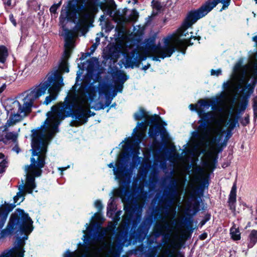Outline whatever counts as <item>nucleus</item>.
Wrapping results in <instances>:
<instances>
[{"label": "nucleus", "mask_w": 257, "mask_h": 257, "mask_svg": "<svg viewBox=\"0 0 257 257\" xmlns=\"http://www.w3.org/2000/svg\"><path fill=\"white\" fill-rule=\"evenodd\" d=\"M103 226H86V229L89 228H97V229H100L102 228V227Z\"/></svg>", "instance_id": "nucleus-58"}, {"label": "nucleus", "mask_w": 257, "mask_h": 257, "mask_svg": "<svg viewBox=\"0 0 257 257\" xmlns=\"http://www.w3.org/2000/svg\"><path fill=\"white\" fill-rule=\"evenodd\" d=\"M94 206L96 208H97L98 212H100L103 209V205L101 202L100 200H96L94 202Z\"/></svg>", "instance_id": "nucleus-40"}, {"label": "nucleus", "mask_w": 257, "mask_h": 257, "mask_svg": "<svg viewBox=\"0 0 257 257\" xmlns=\"http://www.w3.org/2000/svg\"><path fill=\"white\" fill-rule=\"evenodd\" d=\"M200 38V37H196L191 35L190 40H182L177 37L174 40L173 43H171L170 41L172 39L171 36L165 38L164 39V46L155 45L150 46V50L154 55L153 60L160 61V58L163 59L166 57H170L175 51V50H178L185 54L187 46L193 44V43H191V39L196 40Z\"/></svg>", "instance_id": "nucleus-6"}, {"label": "nucleus", "mask_w": 257, "mask_h": 257, "mask_svg": "<svg viewBox=\"0 0 257 257\" xmlns=\"http://www.w3.org/2000/svg\"><path fill=\"white\" fill-rule=\"evenodd\" d=\"M151 65L150 64H148L147 65H145L143 67V70L146 71L150 67Z\"/></svg>", "instance_id": "nucleus-63"}, {"label": "nucleus", "mask_w": 257, "mask_h": 257, "mask_svg": "<svg viewBox=\"0 0 257 257\" xmlns=\"http://www.w3.org/2000/svg\"><path fill=\"white\" fill-rule=\"evenodd\" d=\"M33 221L27 213L21 209H17L11 215L7 225H32Z\"/></svg>", "instance_id": "nucleus-11"}, {"label": "nucleus", "mask_w": 257, "mask_h": 257, "mask_svg": "<svg viewBox=\"0 0 257 257\" xmlns=\"http://www.w3.org/2000/svg\"><path fill=\"white\" fill-rule=\"evenodd\" d=\"M64 47L65 49L71 50L73 48V40H65Z\"/></svg>", "instance_id": "nucleus-42"}, {"label": "nucleus", "mask_w": 257, "mask_h": 257, "mask_svg": "<svg viewBox=\"0 0 257 257\" xmlns=\"http://www.w3.org/2000/svg\"><path fill=\"white\" fill-rule=\"evenodd\" d=\"M10 19L11 22L13 23V24L15 26H16V25H17L16 21L15 19L14 18V17L12 15L10 16Z\"/></svg>", "instance_id": "nucleus-56"}, {"label": "nucleus", "mask_w": 257, "mask_h": 257, "mask_svg": "<svg viewBox=\"0 0 257 257\" xmlns=\"http://www.w3.org/2000/svg\"><path fill=\"white\" fill-rule=\"evenodd\" d=\"M71 53V50L65 49L64 51V54L66 57H69Z\"/></svg>", "instance_id": "nucleus-57"}, {"label": "nucleus", "mask_w": 257, "mask_h": 257, "mask_svg": "<svg viewBox=\"0 0 257 257\" xmlns=\"http://www.w3.org/2000/svg\"><path fill=\"white\" fill-rule=\"evenodd\" d=\"M102 36H103L102 34H101L100 35L97 34V37L95 38V43L94 44L98 45L100 43V37H102Z\"/></svg>", "instance_id": "nucleus-51"}, {"label": "nucleus", "mask_w": 257, "mask_h": 257, "mask_svg": "<svg viewBox=\"0 0 257 257\" xmlns=\"http://www.w3.org/2000/svg\"><path fill=\"white\" fill-rule=\"evenodd\" d=\"M238 118L229 119L227 124L228 129L226 131V135L222 142V137L225 131L223 130V124L224 122V119L220 116L214 121V125L209 127L206 131L201 132V141L202 143H207L208 146L214 149L215 146L218 145L219 148H222L226 146L228 140L232 135V131L235 127L239 126Z\"/></svg>", "instance_id": "nucleus-4"}, {"label": "nucleus", "mask_w": 257, "mask_h": 257, "mask_svg": "<svg viewBox=\"0 0 257 257\" xmlns=\"http://www.w3.org/2000/svg\"><path fill=\"white\" fill-rule=\"evenodd\" d=\"M247 248H252L257 243V230L253 229L248 236Z\"/></svg>", "instance_id": "nucleus-20"}, {"label": "nucleus", "mask_w": 257, "mask_h": 257, "mask_svg": "<svg viewBox=\"0 0 257 257\" xmlns=\"http://www.w3.org/2000/svg\"><path fill=\"white\" fill-rule=\"evenodd\" d=\"M98 45L95 44H93L90 47V54H92L94 51L95 50H96V49L97 48Z\"/></svg>", "instance_id": "nucleus-54"}, {"label": "nucleus", "mask_w": 257, "mask_h": 257, "mask_svg": "<svg viewBox=\"0 0 257 257\" xmlns=\"http://www.w3.org/2000/svg\"><path fill=\"white\" fill-rule=\"evenodd\" d=\"M108 252L109 254L113 257H119L120 254L119 247L117 245H111L110 247Z\"/></svg>", "instance_id": "nucleus-30"}, {"label": "nucleus", "mask_w": 257, "mask_h": 257, "mask_svg": "<svg viewBox=\"0 0 257 257\" xmlns=\"http://www.w3.org/2000/svg\"><path fill=\"white\" fill-rule=\"evenodd\" d=\"M210 218L211 215L210 214H206L203 219L201 220L199 225H204L210 219Z\"/></svg>", "instance_id": "nucleus-44"}, {"label": "nucleus", "mask_w": 257, "mask_h": 257, "mask_svg": "<svg viewBox=\"0 0 257 257\" xmlns=\"http://www.w3.org/2000/svg\"><path fill=\"white\" fill-rule=\"evenodd\" d=\"M165 253L168 257H174V253L170 250H167Z\"/></svg>", "instance_id": "nucleus-52"}, {"label": "nucleus", "mask_w": 257, "mask_h": 257, "mask_svg": "<svg viewBox=\"0 0 257 257\" xmlns=\"http://www.w3.org/2000/svg\"><path fill=\"white\" fill-rule=\"evenodd\" d=\"M62 3V0H60L58 4H53L50 8L49 11L51 14H56L57 10L59 8Z\"/></svg>", "instance_id": "nucleus-35"}, {"label": "nucleus", "mask_w": 257, "mask_h": 257, "mask_svg": "<svg viewBox=\"0 0 257 257\" xmlns=\"http://www.w3.org/2000/svg\"><path fill=\"white\" fill-rule=\"evenodd\" d=\"M8 56L7 48L4 46H0V63L4 64Z\"/></svg>", "instance_id": "nucleus-24"}, {"label": "nucleus", "mask_w": 257, "mask_h": 257, "mask_svg": "<svg viewBox=\"0 0 257 257\" xmlns=\"http://www.w3.org/2000/svg\"><path fill=\"white\" fill-rule=\"evenodd\" d=\"M8 162L6 160H3L0 162V173L5 171V169L7 167Z\"/></svg>", "instance_id": "nucleus-43"}, {"label": "nucleus", "mask_w": 257, "mask_h": 257, "mask_svg": "<svg viewBox=\"0 0 257 257\" xmlns=\"http://www.w3.org/2000/svg\"><path fill=\"white\" fill-rule=\"evenodd\" d=\"M13 150L14 151L16 152H17V153H19V152L20 151V148H19L18 147V146H17V145L15 146V147L13 149Z\"/></svg>", "instance_id": "nucleus-61"}, {"label": "nucleus", "mask_w": 257, "mask_h": 257, "mask_svg": "<svg viewBox=\"0 0 257 257\" xmlns=\"http://www.w3.org/2000/svg\"><path fill=\"white\" fill-rule=\"evenodd\" d=\"M147 58V56L145 55H139V56H137V61H139V65L140 64L141 62L145 60Z\"/></svg>", "instance_id": "nucleus-49"}, {"label": "nucleus", "mask_w": 257, "mask_h": 257, "mask_svg": "<svg viewBox=\"0 0 257 257\" xmlns=\"http://www.w3.org/2000/svg\"><path fill=\"white\" fill-rule=\"evenodd\" d=\"M108 229H114L117 226H107ZM152 226H117L126 229H136L138 227L137 231H134L130 234V239L133 240L134 243L139 242L142 243L144 239L147 236L148 230Z\"/></svg>", "instance_id": "nucleus-10"}, {"label": "nucleus", "mask_w": 257, "mask_h": 257, "mask_svg": "<svg viewBox=\"0 0 257 257\" xmlns=\"http://www.w3.org/2000/svg\"><path fill=\"white\" fill-rule=\"evenodd\" d=\"M201 103V105L205 107H208L209 104L205 101L201 100L199 101Z\"/></svg>", "instance_id": "nucleus-59"}, {"label": "nucleus", "mask_w": 257, "mask_h": 257, "mask_svg": "<svg viewBox=\"0 0 257 257\" xmlns=\"http://www.w3.org/2000/svg\"><path fill=\"white\" fill-rule=\"evenodd\" d=\"M115 31H116V33L114 35V38L115 39H119L122 35V31L119 27H116Z\"/></svg>", "instance_id": "nucleus-41"}, {"label": "nucleus", "mask_w": 257, "mask_h": 257, "mask_svg": "<svg viewBox=\"0 0 257 257\" xmlns=\"http://www.w3.org/2000/svg\"><path fill=\"white\" fill-rule=\"evenodd\" d=\"M198 114L201 118L202 121H204L203 123H201L198 126V130H201L202 127H205L207 124H208L211 119L215 118V116L212 112H204L202 111H198Z\"/></svg>", "instance_id": "nucleus-17"}, {"label": "nucleus", "mask_w": 257, "mask_h": 257, "mask_svg": "<svg viewBox=\"0 0 257 257\" xmlns=\"http://www.w3.org/2000/svg\"><path fill=\"white\" fill-rule=\"evenodd\" d=\"M9 212L4 209L3 208H0V225H4L7 219Z\"/></svg>", "instance_id": "nucleus-31"}, {"label": "nucleus", "mask_w": 257, "mask_h": 257, "mask_svg": "<svg viewBox=\"0 0 257 257\" xmlns=\"http://www.w3.org/2000/svg\"><path fill=\"white\" fill-rule=\"evenodd\" d=\"M97 88L90 84L89 86L82 85L77 93L69 95L70 104L53 105L51 110L47 113L48 118L42 125L37 130L32 131V157L31 164L26 166L27 172L26 182L24 191L21 190L14 197V202L19 204L24 199V191L32 193L36 188L35 177H40L42 173V168L45 164L46 154L49 142L53 138L61 120L65 117V112L67 109L69 111L74 109L73 117L75 119L72 125L77 126L86 123L90 112V103L92 102L97 96Z\"/></svg>", "instance_id": "nucleus-1"}, {"label": "nucleus", "mask_w": 257, "mask_h": 257, "mask_svg": "<svg viewBox=\"0 0 257 257\" xmlns=\"http://www.w3.org/2000/svg\"><path fill=\"white\" fill-rule=\"evenodd\" d=\"M210 72L211 75L218 76L221 74V69H218L217 70L211 69Z\"/></svg>", "instance_id": "nucleus-47"}, {"label": "nucleus", "mask_w": 257, "mask_h": 257, "mask_svg": "<svg viewBox=\"0 0 257 257\" xmlns=\"http://www.w3.org/2000/svg\"><path fill=\"white\" fill-rule=\"evenodd\" d=\"M114 78L116 80L123 83L128 78L127 76L121 71H116L114 74Z\"/></svg>", "instance_id": "nucleus-27"}, {"label": "nucleus", "mask_w": 257, "mask_h": 257, "mask_svg": "<svg viewBox=\"0 0 257 257\" xmlns=\"http://www.w3.org/2000/svg\"><path fill=\"white\" fill-rule=\"evenodd\" d=\"M4 226H0L1 229ZM34 229V226H6L0 232V239L13 237L14 247L4 251L0 257H24L26 240Z\"/></svg>", "instance_id": "nucleus-5"}, {"label": "nucleus", "mask_w": 257, "mask_h": 257, "mask_svg": "<svg viewBox=\"0 0 257 257\" xmlns=\"http://www.w3.org/2000/svg\"><path fill=\"white\" fill-rule=\"evenodd\" d=\"M138 17L139 13L135 9L133 10L129 17L130 20L131 21L135 22L137 20Z\"/></svg>", "instance_id": "nucleus-36"}, {"label": "nucleus", "mask_w": 257, "mask_h": 257, "mask_svg": "<svg viewBox=\"0 0 257 257\" xmlns=\"http://www.w3.org/2000/svg\"><path fill=\"white\" fill-rule=\"evenodd\" d=\"M152 6L153 8V11L152 12L153 16H156L158 14L162 9V6L160 2L158 1H152Z\"/></svg>", "instance_id": "nucleus-26"}, {"label": "nucleus", "mask_w": 257, "mask_h": 257, "mask_svg": "<svg viewBox=\"0 0 257 257\" xmlns=\"http://www.w3.org/2000/svg\"><path fill=\"white\" fill-rule=\"evenodd\" d=\"M231 0H208L203 4L199 9L189 12L183 24L179 30L178 37L186 36L188 32H186L187 29L191 27L199 19L207 15L217 5L221 3L223 6L221 11L228 8Z\"/></svg>", "instance_id": "nucleus-7"}, {"label": "nucleus", "mask_w": 257, "mask_h": 257, "mask_svg": "<svg viewBox=\"0 0 257 257\" xmlns=\"http://www.w3.org/2000/svg\"><path fill=\"white\" fill-rule=\"evenodd\" d=\"M255 85V83H253L252 85L248 84L243 88L244 94L245 96L249 97L253 93Z\"/></svg>", "instance_id": "nucleus-32"}, {"label": "nucleus", "mask_w": 257, "mask_h": 257, "mask_svg": "<svg viewBox=\"0 0 257 257\" xmlns=\"http://www.w3.org/2000/svg\"><path fill=\"white\" fill-rule=\"evenodd\" d=\"M63 85L62 76L58 70L48 73L41 82L26 92L20 100L14 101L6 106L9 118L4 126V132L22 121L31 111L34 102L44 95L47 91L49 95L46 97L43 103L48 105L56 100Z\"/></svg>", "instance_id": "nucleus-2"}, {"label": "nucleus", "mask_w": 257, "mask_h": 257, "mask_svg": "<svg viewBox=\"0 0 257 257\" xmlns=\"http://www.w3.org/2000/svg\"><path fill=\"white\" fill-rule=\"evenodd\" d=\"M80 257H90L89 254L87 252H85L83 254L81 255Z\"/></svg>", "instance_id": "nucleus-64"}, {"label": "nucleus", "mask_w": 257, "mask_h": 257, "mask_svg": "<svg viewBox=\"0 0 257 257\" xmlns=\"http://www.w3.org/2000/svg\"><path fill=\"white\" fill-rule=\"evenodd\" d=\"M207 233L206 232H204L199 236V239L202 240L205 239L207 238Z\"/></svg>", "instance_id": "nucleus-53"}, {"label": "nucleus", "mask_w": 257, "mask_h": 257, "mask_svg": "<svg viewBox=\"0 0 257 257\" xmlns=\"http://www.w3.org/2000/svg\"><path fill=\"white\" fill-rule=\"evenodd\" d=\"M77 253L76 251L71 252L69 250H67L64 254V257H76Z\"/></svg>", "instance_id": "nucleus-45"}, {"label": "nucleus", "mask_w": 257, "mask_h": 257, "mask_svg": "<svg viewBox=\"0 0 257 257\" xmlns=\"http://www.w3.org/2000/svg\"><path fill=\"white\" fill-rule=\"evenodd\" d=\"M156 255L157 251L155 248H153L149 252L147 257H156Z\"/></svg>", "instance_id": "nucleus-48"}, {"label": "nucleus", "mask_w": 257, "mask_h": 257, "mask_svg": "<svg viewBox=\"0 0 257 257\" xmlns=\"http://www.w3.org/2000/svg\"><path fill=\"white\" fill-rule=\"evenodd\" d=\"M107 14L110 17H113V11L112 8H109L107 10Z\"/></svg>", "instance_id": "nucleus-55"}, {"label": "nucleus", "mask_w": 257, "mask_h": 257, "mask_svg": "<svg viewBox=\"0 0 257 257\" xmlns=\"http://www.w3.org/2000/svg\"><path fill=\"white\" fill-rule=\"evenodd\" d=\"M4 4L7 6H11L12 5V1L11 0H7L6 2L4 3Z\"/></svg>", "instance_id": "nucleus-62"}, {"label": "nucleus", "mask_w": 257, "mask_h": 257, "mask_svg": "<svg viewBox=\"0 0 257 257\" xmlns=\"http://www.w3.org/2000/svg\"><path fill=\"white\" fill-rule=\"evenodd\" d=\"M231 238L234 241H237L241 239V233L238 226H232L230 228Z\"/></svg>", "instance_id": "nucleus-21"}, {"label": "nucleus", "mask_w": 257, "mask_h": 257, "mask_svg": "<svg viewBox=\"0 0 257 257\" xmlns=\"http://www.w3.org/2000/svg\"><path fill=\"white\" fill-rule=\"evenodd\" d=\"M127 191L126 190H123L122 188H119L116 191L115 194L117 196L123 199Z\"/></svg>", "instance_id": "nucleus-37"}, {"label": "nucleus", "mask_w": 257, "mask_h": 257, "mask_svg": "<svg viewBox=\"0 0 257 257\" xmlns=\"http://www.w3.org/2000/svg\"><path fill=\"white\" fill-rule=\"evenodd\" d=\"M56 70H58L60 74H61L62 72H68L69 71V70L68 66L67 61L65 60H62L59 64V68L55 70V71ZM52 72H53V71H52ZM61 75H62V74Z\"/></svg>", "instance_id": "nucleus-29"}, {"label": "nucleus", "mask_w": 257, "mask_h": 257, "mask_svg": "<svg viewBox=\"0 0 257 257\" xmlns=\"http://www.w3.org/2000/svg\"><path fill=\"white\" fill-rule=\"evenodd\" d=\"M20 128H19L18 132H8L5 135V139L8 141H11L14 143H17L18 138L19 136L18 133L20 132Z\"/></svg>", "instance_id": "nucleus-22"}, {"label": "nucleus", "mask_w": 257, "mask_h": 257, "mask_svg": "<svg viewBox=\"0 0 257 257\" xmlns=\"http://www.w3.org/2000/svg\"><path fill=\"white\" fill-rule=\"evenodd\" d=\"M200 210V201L196 199H192L191 202H187L185 205L184 214L189 219L195 215Z\"/></svg>", "instance_id": "nucleus-14"}, {"label": "nucleus", "mask_w": 257, "mask_h": 257, "mask_svg": "<svg viewBox=\"0 0 257 257\" xmlns=\"http://www.w3.org/2000/svg\"><path fill=\"white\" fill-rule=\"evenodd\" d=\"M109 168H113V174L115 176V179L124 183H130L132 175V171L130 170L126 169L122 165H117L116 168L114 167V163H110L107 165Z\"/></svg>", "instance_id": "nucleus-12"}, {"label": "nucleus", "mask_w": 257, "mask_h": 257, "mask_svg": "<svg viewBox=\"0 0 257 257\" xmlns=\"http://www.w3.org/2000/svg\"><path fill=\"white\" fill-rule=\"evenodd\" d=\"M60 18L61 20H70V19L62 18V17H61V16L60 17ZM79 16L78 14L77 15V19H74V20H71V21H72L74 22L76 21V26L74 27L75 32H74L73 31H72L71 30H68L67 29H64V31L65 32L64 34V37L65 40H73V38L76 35V34L77 33H78V32H81L83 35L87 32V31L88 30V26H87V30L85 32L84 31V32L83 31H78V30H77L76 29V25H77V22H78V20L79 19ZM89 24L90 23H89L88 24ZM88 26H89V25H88Z\"/></svg>", "instance_id": "nucleus-16"}, {"label": "nucleus", "mask_w": 257, "mask_h": 257, "mask_svg": "<svg viewBox=\"0 0 257 257\" xmlns=\"http://www.w3.org/2000/svg\"><path fill=\"white\" fill-rule=\"evenodd\" d=\"M196 106H197L196 105H194V104H192L189 105V108L191 110L196 109L198 111V110H197V108H196Z\"/></svg>", "instance_id": "nucleus-60"}, {"label": "nucleus", "mask_w": 257, "mask_h": 257, "mask_svg": "<svg viewBox=\"0 0 257 257\" xmlns=\"http://www.w3.org/2000/svg\"><path fill=\"white\" fill-rule=\"evenodd\" d=\"M105 220L104 217L101 212H96L92 216L90 222L86 225H102Z\"/></svg>", "instance_id": "nucleus-19"}, {"label": "nucleus", "mask_w": 257, "mask_h": 257, "mask_svg": "<svg viewBox=\"0 0 257 257\" xmlns=\"http://www.w3.org/2000/svg\"><path fill=\"white\" fill-rule=\"evenodd\" d=\"M114 198L113 197H111L107 207V215L109 217H112V215L115 209V204L114 203Z\"/></svg>", "instance_id": "nucleus-25"}, {"label": "nucleus", "mask_w": 257, "mask_h": 257, "mask_svg": "<svg viewBox=\"0 0 257 257\" xmlns=\"http://www.w3.org/2000/svg\"><path fill=\"white\" fill-rule=\"evenodd\" d=\"M130 210L125 211V218H126V221H124L121 224H119V225H131V221L132 220V212H129Z\"/></svg>", "instance_id": "nucleus-34"}, {"label": "nucleus", "mask_w": 257, "mask_h": 257, "mask_svg": "<svg viewBox=\"0 0 257 257\" xmlns=\"http://www.w3.org/2000/svg\"><path fill=\"white\" fill-rule=\"evenodd\" d=\"M236 186L234 184L230 191L228 200V206L232 211L235 210V203L236 201Z\"/></svg>", "instance_id": "nucleus-18"}, {"label": "nucleus", "mask_w": 257, "mask_h": 257, "mask_svg": "<svg viewBox=\"0 0 257 257\" xmlns=\"http://www.w3.org/2000/svg\"><path fill=\"white\" fill-rule=\"evenodd\" d=\"M134 118L136 120L144 118L145 119L144 122H139L137 123V126L134 129L133 133L136 134L135 136L132 144L135 148L139 149V145L142 142V139L146 136V132L147 129L148 124L147 120H150L152 122H158L161 119L160 117L157 114L150 115L148 112H146L143 108H140L139 111L134 114ZM136 155L139 154V150L135 151Z\"/></svg>", "instance_id": "nucleus-8"}, {"label": "nucleus", "mask_w": 257, "mask_h": 257, "mask_svg": "<svg viewBox=\"0 0 257 257\" xmlns=\"http://www.w3.org/2000/svg\"><path fill=\"white\" fill-rule=\"evenodd\" d=\"M178 181V179L172 178L170 182V190L173 192L174 196L171 199L170 203L164 208V211L162 213V219L164 223L163 225H177V224H170L169 222L175 218L176 214V208H172L171 204L174 197L178 194L179 186ZM155 225L161 224L157 223Z\"/></svg>", "instance_id": "nucleus-9"}, {"label": "nucleus", "mask_w": 257, "mask_h": 257, "mask_svg": "<svg viewBox=\"0 0 257 257\" xmlns=\"http://www.w3.org/2000/svg\"><path fill=\"white\" fill-rule=\"evenodd\" d=\"M86 2V7L83 5L78 7L76 2L69 1L65 9H62L61 12V17L64 19L74 20L79 18L76 26L78 31H85L89 23L93 22L94 15L98 12V7L99 0H83Z\"/></svg>", "instance_id": "nucleus-3"}, {"label": "nucleus", "mask_w": 257, "mask_h": 257, "mask_svg": "<svg viewBox=\"0 0 257 257\" xmlns=\"http://www.w3.org/2000/svg\"><path fill=\"white\" fill-rule=\"evenodd\" d=\"M121 211H117L114 215V216L112 217L113 222L112 223L111 222H109L107 225H118V221L120 220V216L121 215Z\"/></svg>", "instance_id": "nucleus-33"}, {"label": "nucleus", "mask_w": 257, "mask_h": 257, "mask_svg": "<svg viewBox=\"0 0 257 257\" xmlns=\"http://www.w3.org/2000/svg\"><path fill=\"white\" fill-rule=\"evenodd\" d=\"M192 232L188 230L183 231L179 237V240L181 244L185 242V241L189 239L191 236Z\"/></svg>", "instance_id": "nucleus-28"}, {"label": "nucleus", "mask_w": 257, "mask_h": 257, "mask_svg": "<svg viewBox=\"0 0 257 257\" xmlns=\"http://www.w3.org/2000/svg\"><path fill=\"white\" fill-rule=\"evenodd\" d=\"M154 229L155 230L156 228H179L185 227L188 229L192 230L195 229H198L199 226H153Z\"/></svg>", "instance_id": "nucleus-23"}, {"label": "nucleus", "mask_w": 257, "mask_h": 257, "mask_svg": "<svg viewBox=\"0 0 257 257\" xmlns=\"http://www.w3.org/2000/svg\"><path fill=\"white\" fill-rule=\"evenodd\" d=\"M149 135L151 138H154L156 136L157 132L154 131L153 129H151L149 130Z\"/></svg>", "instance_id": "nucleus-50"}, {"label": "nucleus", "mask_w": 257, "mask_h": 257, "mask_svg": "<svg viewBox=\"0 0 257 257\" xmlns=\"http://www.w3.org/2000/svg\"><path fill=\"white\" fill-rule=\"evenodd\" d=\"M253 110L254 119H256L257 118V96L253 99Z\"/></svg>", "instance_id": "nucleus-38"}, {"label": "nucleus", "mask_w": 257, "mask_h": 257, "mask_svg": "<svg viewBox=\"0 0 257 257\" xmlns=\"http://www.w3.org/2000/svg\"><path fill=\"white\" fill-rule=\"evenodd\" d=\"M198 174L195 175L194 178V183L199 184V187L197 188L199 195H202L205 188H208L209 186V175L202 169L199 168Z\"/></svg>", "instance_id": "nucleus-13"}, {"label": "nucleus", "mask_w": 257, "mask_h": 257, "mask_svg": "<svg viewBox=\"0 0 257 257\" xmlns=\"http://www.w3.org/2000/svg\"><path fill=\"white\" fill-rule=\"evenodd\" d=\"M249 114H246L244 117L242 118L240 120V123L243 126H246L249 123Z\"/></svg>", "instance_id": "nucleus-39"}, {"label": "nucleus", "mask_w": 257, "mask_h": 257, "mask_svg": "<svg viewBox=\"0 0 257 257\" xmlns=\"http://www.w3.org/2000/svg\"><path fill=\"white\" fill-rule=\"evenodd\" d=\"M6 83L4 82V79L0 78V94H1L6 88Z\"/></svg>", "instance_id": "nucleus-46"}, {"label": "nucleus", "mask_w": 257, "mask_h": 257, "mask_svg": "<svg viewBox=\"0 0 257 257\" xmlns=\"http://www.w3.org/2000/svg\"><path fill=\"white\" fill-rule=\"evenodd\" d=\"M126 55L125 58L124 66L125 68L131 67L133 68L134 67H139V61H137L138 51L136 49H134L131 52L132 57L128 55L127 52H124Z\"/></svg>", "instance_id": "nucleus-15"}]
</instances>
